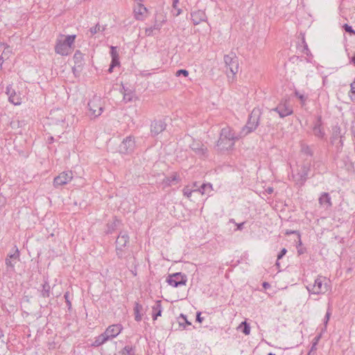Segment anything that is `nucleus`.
<instances>
[{
  "label": "nucleus",
  "mask_w": 355,
  "mask_h": 355,
  "mask_svg": "<svg viewBox=\"0 0 355 355\" xmlns=\"http://www.w3.org/2000/svg\"><path fill=\"white\" fill-rule=\"evenodd\" d=\"M350 91H349V96L351 98V100L355 103V78H354V81L351 83L350 85Z\"/></svg>",
  "instance_id": "35"
},
{
  "label": "nucleus",
  "mask_w": 355,
  "mask_h": 355,
  "mask_svg": "<svg viewBox=\"0 0 355 355\" xmlns=\"http://www.w3.org/2000/svg\"><path fill=\"white\" fill-rule=\"evenodd\" d=\"M308 355H316V352H314L313 349H310L308 353Z\"/></svg>",
  "instance_id": "60"
},
{
  "label": "nucleus",
  "mask_w": 355,
  "mask_h": 355,
  "mask_svg": "<svg viewBox=\"0 0 355 355\" xmlns=\"http://www.w3.org/2000/svg\"><path fill=\"white\" fill-rule=\"evenodd\" d=\"M180 318L184 320L187 325H191V322L187 320V316L184 314L181 313Z\"/></svg>",
  "instance_id": "51"
},
{
  "label": "nucleus",
  "mask_w": 355,
  "mask_h": 355,
  "mask_svg": "<svg viewBox=\"0 0 355 355\" xmlns=\"http://www.w3.org/2000/svg\"><path fill=\"white\" fill-rule=\"evenodd\" d=\"M320 338H321L320 335L315 336L314 338V339H313V343H316V344H318V343L319 340L320 339Z\"/></svg>",
  "instance_id": "56"
},
{
  "label": "nucleus",
  "mask_w": 355,
  "mask_h": 355,
  "mask_svg": "<svg viewBox=\"0 0 355 355\" xmlns=\"http://www.w3.org/2000/svg\"><path fill=\"white\" fill-rule=\"evenodd\" d=\"M133 310L135 314V320L137 322H140L142 320V315H144V313H145L143 306L139 302H135Z\"/></svg>",
  "instance_id": "25"
},
{
  "label": "nucleus",
  "mask_w": 355,
  "mask_h": 355,
  "mask_svg": "<svg viewBox=\"0 0 355 355\" xmlns=\"http://www.w3.org/2000/svg\"><path fill=\"white\" fill-rule=\"evenodd\" d=\"M114 68V67H112L111 64H110V67H109V69H108V72L109 73H112L113 71V69Z\"/></svg>",
  "instance_id": "62"
},
{
  "label": "nucleus",
  "mask_w": 355,
  "mask_h": 355,
  "mask_svg": "<svg viewBox=\"0 0 355 355\" xmlns=\"http://www.w3.org/2000/svg\"><path fill=\"white\" fill-rule=\"evenodd\" d=\"M176 76H184V77H187L189 76V71L186 69H179L176 71Z\"/></svg>",
  "instance_id": "44"
},
{
  "label": "nucleus",
  "mask_w": 355,
  "mask_h": 355,
  "mask_svg": "<svg viewBox=\"0 0 355 355\" xmlns=\"http://www.w3.org/2000/svg\"><path fill=\"white\" fill-rule=\"evenodd\" d=\"M73 178V173L71 171H64L60 173L53 180V186L55 188L67 184Z\"/></svg>",
  "instance_id": "10"
},
{
  "label": "nucleus",
  "mask_w": 355,
  "mask_h": 355,
  "mask_svg": "<svg viewBox=\"0 0 355 355\" xmlns=\"http://www.w3.org/2000/svg\"><path fill=\"white\" fill-rule=\"evenodd\" d=\"M207 189L211 190L212 189V185L209 183L208 184H203L200 188L198 190V192L201 193L202 194H204Z\"/></svg>",
  "instance_id": "38"
},
{
  "label": "nucleus",
  "mask_w": 355,
  "mask_h": 355,
  "mask_svg": "<svg viewBox=\"0 0 355 355\" xmlns=\"http://www.w3.org/2000/svg\"><path fill=\"white\" fill-rule=\"evenodd\" d=\"M64 300H65V302L67 303V305L68 306V309H71V302L69 300V292H66L64 295Z\"/></svg>",
  "instance_id": "45"
},
{
  "label": "nucleus",
  "mask_w": 355,
  "mask_h": 355,
  "mask_svg": "<svg viewBox=\"0 0 355 355\" xmlns=\"http://www.w3.org/2000/svg\"><path fill=\"white\" fill-rule=\"evenodd\" d=\"M110 54H111L112 58H119V54L116 51V47L112 46H111Z\"/></svg>",
  "instance_id": "47"
},
{
  "label": "nucleus",
  "mask_w": 355,
  "mask_h": 355,
  "mask_svg": "<svg viewBox=\"0 0 355 355\" xmlns=\"http://www.w3.org/2000/svg\"><path fill=\"white\" fill-rule=\"evenodd\" d=\"M175 10H177V13H176V15H175L176 16H178V15H180L182 13V9L178 8L177 7V8H176Z\"/></svg>",
  "instance_id": "59"
},
{
  "label": "nucleus",
  "mask_w": 355,
  "mask_h": 355,
  "mask_svg": "<svg viewBox=\"0 0 355 355\" xmlns=\"http://www.w3.org/2000/svg\"><path fill=\"white\" fill-rule=\"evenodd\" d=\"M313 135L316 137H318L319 139L324 138L325 133H324L323 128H322L321 116H319L317 119V121H315L314 126L313 128Z\"/></svg>",
  "instance_id": "22"
},
{
  "label": "nucleus",
  "mask_w": 355,
  "mask_h": 355,
  "mask_svg": "<svg viewBox=\"0 0 355 355\" xmlns=\"http://www.w3.org/2000/svg\"><path fill=\"white\" fill-rule=\"evenodd\" d=\"M330 315H331V313L330 311H329V310L327 311L326 313V315H325V317H324V325L326 326L329 320V318H330Z\"/></svg>",
  "instance_id": "53"
},
{
  "label": "nucleus",
  "mask_w": 355,
  "mask_h": 355,
  "mask_svg": "<svg viewBox=\"0 0 355 355\" xmlns=\"http://www.w3.org/2000/svg\"><path fill=\"white\" fill-rule=\"evenodd\" d=\"M123 330V326L121 324L110 325L104 331L105 334L108 336L109 340L116 337Z\"/></svg>",
  "instance_id": "18"
},
{
  "label": "nucleus",
  "mask_w": 355,
  "mask_h": 355,
  "mask_svg": "<svg viewBox=\"0 0 355 355\" xmlns=\"http://www.w3.org/2000/svg\"><path fill=\"white\" fill-rule=\"evenodd\" d=\"M224 62L226 67L230 69L232 75L238 73L239 69V59L234 52L231 51L229 54L225 55Z\"/></svg>",
  "instance_id": "7"
},
{
  "label": "nucleus",
  "mask_w": 355,
  "mask_h": 355,
  "mask_svg": "<svg viewBox=\"0 0 355 355\" xmlns=\"http://www.w3.org/2000/svg\"><path fill=\"white\" fill-rule=\"evenodd\" d=\"M73 59L74 61V65H76L78 70L80 69V67H83L85 64L84 55L79 50H77L75 52Z\"/></svg>",
  "instance_id": "26"
},
{
  "label": "nucleus",
  "mask_w": 355,
  "mask_h": 355,
  "mask_svg": "<svg viewBox=\"0 0 355 355\" xmlns=\"http://www.w3.org/2000/svg\"><path fill=\"white\" fill-rule=\"evenodd\" d=\"M166 282L173 287L177 288L186 285L187 277L182 272H175L168 276Z\"/></svg>",
  "instance_id": "8"
},
{
  "label": "nucleus",
  "mask_w": 355,
  "mask_h": 355,
  "mask_svg": "<svg viewBox=\"0 0 355 355\" xmlns=\"http://www.w3.org/2000/svg\"><path fill=\"white\" fill-rule=\"evenodd\" d=\"M110 64L114 67L119 66L120 64L119 58H112Z\"/></svg>",
  "instance_id": "50"
},
{
  "label": "nucleus",
  "mask_w": 355,
  "mask_h": 355,
  "mask_svg": "<svg viewBox=\"0 0 355 355\" xmlns=\"http://www.w3.org/2000/svg\"><path fill=\"white\" fill-rule=\"evenodd\" d=\"M350 63H352L355 66V53L353 56L350 58Z\"/></svg>",
  "instance_id": "58"
},
{
  "label": "nucleus",
  "mask_w": 355,
  "mask_h": 355,
  "mask_svg": "<svg viewBox=\"0 0 355 355\" xmlns=\"http://www.w3.org/2000/svg\"><path fill=\"white\" fill-rule=\"evenodd\" d=\"M307 290L313 294L324 293L329 290L328 280L322 276L318 277L313 284L306 286Z\"/></svg>",
  "instance_id": "5"
},
{
  "label": "nucleus",
  "mask_w": 355,
  "mask_h": 355,
  "mask_svg": "<svg viewBox=\"0 0 355 355\" xmlns=\"http://www.w3.org/2000/svg\"><path fill=\"white\" fill-rule=\"evenodd\" d=\"M189 146L197 155L201 157L208 156L207 148L202 142L193 141Z\"/></svg>",
  "instance_id": "13"
},
{
  "label": "nucleus",
  "mask_w": 355,
  "mask_h": 355,
  "mask_svg": "<svg viewBox=\"0 0 355 355\" xmlns=\"http://www.w3.org/2000/svg\"><path fill=\"white\" fill-rule=\"evenodd\" d=\"M243 137L241 132L236 133L234 129L228 125L220 130L216 146L220 150H232L236 141Z\"/></svg>",
  "instance_id": "2"
},
{
  "label": "nucleus",
  "mask_w": 355,
  "mask_h": 355,
  "mask_svg": "<svg viewBox=\"0 0 355 355\" xmlns=\"http://www.w3.org/2000/svg\"><path fill=\"white\" fill-rule=\"evenodd\" d=\"M123 89L124 90V92L123 93H128V92L130 90L129 89H125L124 87H123Z\"/></svg>",
  "instance_id": "64"
},
{
  "label": "nucleus",
  "mask_w": 355,
  "mask_h": 355,
  "mask_svg": "<svg viewBox=\"0 0 355 355\" xmlns=\"http://www.w3.org/2000/svg\"><path fill=\"white\" fill-rule=\"evenodd\" d=\"M153 309V320H155L159 316H161L162 313V301L157 300L155 305L152 307Z\"/></svg>",
  "instance_id": "27"
},
{
  "label": "nucleus",
  "mask_w": 355,
  "mask_h": 355,
  "mask_svg": "<svg viewBox=\"0 0 355 355\" xmlns=\"http://www.w3.org/2000/svg\"><path fill=\"white\" fill-rule=\"evenodd\" d=\"M130 237L125 232H121L116 240V254L119 259L125 258V250L124 248L127 247L129 243Z\"/></svg>",
  "instance_id": "6"
},
{
  "label": "nucleus",
  "mask_w": 355,
  "mask_h": 355,
  "mask_svg": "<svg viewBox=\"0 0 355 355\" xmlns=\"http://www.w3.org/2000/svg\"><path fill=\"white\" fill-rule=\"evenodd\" d=\"M318 201L320 206L326 209L330 208L332 206L331 198L329 193H322L320 195Z\"/></svg>",
  "instance_id": "24"
},
{
  "label": "nucleus",
  "mask_w": 355,
  "mask_h": 355,
  "mask_svg": "<svg viewBox=\"0 0 355 355\" xmlns=\"http://www.w3.org/2000/svg\"><path fill=\"white\" fill-rule=\"evenodd\" d=\"M286 253H287V250L286 248H283L281 250V252L278 254L277 261H276V266L278 268H280L279 260L281 259Z\"/></svg>",
  "instance_id": "40"
},
{
  "label": "nucleus",
  "mask_w": 355,
  "mask_h": 355,
  "mask_svg": "<svg viewBox=\"0 0 355 355\" xmlns=\"http://www.w3.org/2000/svg\"><path fill=\"white\" fill-rule=\"evenodd\" d=\"M190 15L191 19L194 26L198 25L201 22L207 21V17L206 15L205 10H192Z\"/></svg>",
  "instance_id": "14"
},
{
  "label": "nucleus",
  "mask_w": 355,
  "mask_h": 355,
  "mask_svg": "<svg viewBox=\"0 0 355 355\" xmlns=\"http://www.w3.org/2000/svg\"><path fill=\"white\" fill-rule=\"evenodd\" d=\"M294 96L300 100L302 106L306 104L308 99V95L303 91H299L296 88L294 89Z\"/></svg>",
  "instance_id": "29"
},
{
  "label": "nucleus",
  "mask_w": 355,
  "mask_h": 355,
  "mask_svg": "<svg viewBox=\"0 0 355 355\" xmlns=\"http://www.w3.org/2000/svg\"><path fill=\"white\" fill-rule=\"evenodd\" d=\"M6 93L8 96V100L11 103L15 105L21 104V98L19 94H17L15 89L12 88V85L7 86Z\"/></svg>",
  "instance_id": "16"
},
{
  "label": "nucleus",
  "mask_w": 355,
  "mask_h": 355,
  "mask_svg": "<svg viewBox=\"0 0 355 355\" xmlns=\"http://www.w3.org/2000/svg\"><path fill=\"white\" fill-rule=\"evenodd\" d=\"M313 155V151L311 146L304 142H301L300 156H304L305 158L303 162L301 159H299L297 162V168L295 173L293 175L294 181L299 186L303 185L307 178L308 173L310 171Z\"/></svg>",
  "instance_id": "1"
},
{
  "label": "nucleus",
  "mask_w": 355,
  "mask_h": 355,
  "mask_svg": "<svg viewBox=\"0 0 355 355\" xmlns=\"http://www.w3.org/2000/svg\"><path fill=\"white\" fill-rule=\"evenodd\" d=\"M5 263H6V265L7 268H10L12 270L14 269L15 263H13L12 260L10 259L8 257H6V259L5 260Z\"/></svg>",
  "instance_id": "48"
},
{
  "label": "nucleus",
  "mask_w": 355,
  "mask_h": 355,
  "mask_svg": "<svg viewBox=\"0 0 355 355\" xmlns=\"http://www.w3.org/2000/svg\"><path fill=\"white\" fill-rule=\"evenodd\" d=\"M196 321L198 322H202V320H204V318L201 317V313L200 312H197V314H196Z\"/></svg>",
  "instance_id": "52"
},
{
  "label": "nucleus",
  "mask_w": 355,
  "mask_h": 355,
  "mask_svg": "<svg viewBox=\"0 0 355 355\" xmlns=\"http://www.w3.org/2000/svg\"><path fill=\"white\" fill-rule=\"evenodd\" d=\"M147 8L144 6L141 2L137 3V5L134 8V15L137 20H144L146 16Z\"/></svg>",
  "instance_id": "19"
},
{
  "label": "nucleus",
  "mask_w": 355,
  "mask_h": 355,
  "mask_svg": "<svg viewBox=\"0 0 355 355\" xmlns=\"http://www.w3.org/2000/svg\"><path fill=\"white\" fill-rule=\"evenodd\" d=\"M343 29L350 35H355V31L352 28V27L347 24H345L343 26Z\"/></svg>",
  "instance_id": "42"
},
{
  "label": "nucleus",
  "mask_w": 355,
  "mask_h": 355,
  "mask_svg": "<svg viewBox=\"0 0 355 355\" xmlns=\"http://www.w3.org/2000/svg\"><path fill=\"white\" fill-rule=\"evenodd\" d=\"M331 143L333 146H336L337 153H340L342 150L343 146V136L340 133V128L338 126H334L332 128Z\"/></svg>",
  "instance_id": "9"
},
{
  "label": "nucleus",
  "mask_w": 355,
  "mask_h": 355,
  "mask_svg": "<svg viewBox=\"0 0 355 355\" xmlns=\"http://www.w3.org/2000/svg\"><path fill=\"white\" fill-rule=\"evenodd\" d=\"M193 192H198V190H191L189 188V187H186L183 189L184 196L187 197L188 198H189L191 196Z\"/></svg>",
  "instance_id": "41"
},
{
  "label": "nucleus",
  "mask_w": 355,
  "mask_h": 355,
  "mask_svg": "<svg viewBox=\"0 0 355 355\" xmlns=\"http://www.w3.org/2000/svg\"><path fill=\"white\" fill-rule=\"evenodd\" d=\"M271 111L278 113L281 118L288 116V107L287 105V101L285 100L284 102H281L275 108L272 109Z\"/></svg>",
  "instance_id": "21"
},
{
  "label": "nucleus",
  "mask_w": 355,
  "mask_h": 355,
  "mask_svg": "<svg viewBox=\"0 0 355 355\" xmlns=\"http://www.w3.org/2000/svg\"><path fill=\"white\" fill-rule=\"evenodd\" d=\"M3 62V58H2V56H0V69H1Z\"/></svg>",
  "instance_id": "63"
},
{
  "label": "nucleus",
  "mask_w": 355,
  "mask_h": 355,
  "mask_svg": "<svg viewBox=\"0 0 355 355\" xmlns=\"http://www.w3.org/2000/svg\"><path fill=\"white\" fill-rule=\"evenodd\" d=\"M238 329H240L246 336L250 334V326L246 321L242 322L238 327Z\"/></svg>",
  "instance_id": "32"
},
{
  "label": "nucleus",
  "mask_w": 355,
  "mask_h": 355,
  "mask_svg": "<svg viewBox=\"0 0 355 355\" xmlns=\"http://www.w3.org/2000/svg\"><path fill=\"white\" fill-rule=\"evenodd\" d=\"M70 48L62 40H58L55 46V51L61 55H67L70 52Z\"/></svg>",
  "instance_id": "20"
},
{
  "label": "nucleus",
  "mask_w": 355,
  "mask_h": 355,
  "mask_svg": "<svg viewBox=\"0 0 355 355\" xmlns=\"http://www.w3.org/2000/svg\"><path fill=\"white\" fill-rule=\"evenodd\" d=\"M83 68L82 67H80V69H78H78L76 68V65H74L73 67H72V71H73V74L75 75L76 77L77 76H79L82 70H83Z\"/></svg>",
  "instance_id": "49"
},
{
  "label": "nucleus",
  "mask_w": 355,
  "mask_h": 355,
  "mask_svg": "<svg viewBox=\"0 0 355 355\" xmlns=\"http://www.w3.org/2000/svg\"><path fill=\"white\" fill-rule=\"evenodd\" d=\"M135 94L134 93L130 90L128 93H123V101L125 103L131 102L133 99Z\"/></svg>",
  "instance_id": "37"
},
{
  "label": "nucleus",
  "mask_w": 355,
  "mask_h": 355,
  "mask_svg": "<svg viewBox=\"0 0 355 355\" xmlns=\"http://www.w3.org/2000/svg\"><path fill=\"white\" fill-rule=\"evenodd\" d=\"M76 37V35H69L62 41L66 44V45L68 47H69L71 49L72 44L74 43Z\"/></svg>",
  "instance_id": "34"
},
{
  "label": "nucleus",
  "mask_w": 355,
  "mask_h": 355,
  "mask_svg": "<svg viewBox=\"0 0 355 355\" xmlns=\"http://www.w3.org/2000/svg\"><path fill=\"white\" fill-rule=\"evenodd\" d=\"M261 111L259 108L254 107L248 116V121L241 132L243 137L254 132L259 125V121L261 116Z\"/></svg>",
  "instance_id": "3"
},
{
  "label": "nucleus",
  "mask_w": 355,
  "mask_h": 355,
  "mask_svg": "<svg viewBox=\"0 0 355 355\" xmlns=\"http://www.w3.org/2000/svg\"><path fill=\"white\" fill-rule=\"evenodd\" d=\"M101 31V26L99 24H96L94 26L90 28V32L92 35Z\"/></svg>",
  "instance_id": "46"
},
{
  "label": "nucleus",
  "mask_w": 355,
  "mask_h": 355,
  "mask_svg": "<svg viewBox=\"0 0 355 355\" xmlns=\"http://www.w3.org/2000/svg\"><path fill=\"white\" fill-rule=\"evenodd\" d=\"M121 355H135V347L131 345H125L121 351Z\"/></svg>",
  "instance_id": "33"
},
{
  "label": "nucleus",
  "mask_w": 355,
  "mask_h": 355,
  "mask_svg": "<svg viewBox=\"0 0 355 355\" xmlns=\"http://www.w3.org/2000/svg\"><path fill=\"white\" fill-rule=\"evenodd\" d=\"M166 128V123L164 120H154L150 125V134L153 137H155L165 130Z\"/></svg>",
  "instance_id": "12"
},
{
  "label": "nucleus",
  "mask_w": 355,
  "mask_h": 355,
  "mask_svg": "<svg viewBox=\"0 0 355 355\" xmlns=\"http://www.w3.org/2000/svg\"><path fill=\"white\" fill-rule=\"evenodd\" d=\"M119 223H120L119 220H118L116 218H114V220L113 221L107 223L105 233L107 234H112L114 232V230L116 229V227Z\"/></svg>",
  "instance_id": "30"
},
{
  "label": "nucleus",
  "mask_w": 355,
  "mask_h": 355,
  "mask_svg": "<svg viewBox=\"0 0 355 355\" xmlns=\"http://www.w3.org/2000/svg\"><path fill=\"white\" fill-rule=\"evenodd\" d=\"M7 257H8L10 259H14V260H17L19 259V250L17 248L16 250H15V252L14 254H8Z\"/></svg>",
  "instance_id": "43"
},
{
  "label": "nucleus",
  "mask_w": 355,
  "mask_h": 355,
  "mask_svg": "<svg viewBox=\"0 0 355 355\" xmlns=\"http://www.w3.org/2000/svg\"><path fill=\"white\" fill-rule=\"evenodd\" d=\"M179 180V175L174 173L171 176L166 177L164 182L168 185H172L173 184L178 183Z\"/></svg>",
  "instance_id": "31"
},
{
  "label": "nucleus",
  "mask_w": 355,
  "mask_h": 355,
  "mask_svg": "<svg viewBox=\"0 0 355 355\" xmlns=\"http://www.w3.org/2000/svg\"><path fill=\"white\" fill-rule=\"evenodd\" d=\"M178 2H179V0H173V5H172V6H173V8L174 9L177 8V6H178Z\"/></svg>",
  "instance_id": "55"
},
{
  "label": "nucleus",
  "mask_w": 355,
  "mask_h": 355,
  "mask_svg": "<svg viewBox=\"0 0 355 355\" xmlns=\"http://www.w3.org/2000/svg\"><path fill=\"white\" fill-rule=\"evenodd\" d=\"M318 345V344H316V343H312V346H311V349H313L314 352H316V349H317V348H316V345Z\"/></svg>",
  "instance_id": "57"
},
{
  "label": "nucleus",
  "mask_w": 355,
  "mask_h": 355,
  "mask_svg": "<svg viewBox=\"0 0 355 355\" xmlns=\"http://www.w3.org/2000/svg\"><path fill=\"white\" fill-rule=\"evenodd\" d=\"M165 22V20L162 19V20L158 19V16L155 17V21L153 26L148 27L145 29V33L147 36H153L156 33L155 31L159 32L162 28L163 24Z\"/></svg>",
  "instance_id": "17"
},
{
  "label": "nucleus",
  "mask_w": 355,
  "mask_h": 355,
  "mask_svg": "<svg viewBox=\"0 0 355 355\" xmlns=\"http://www.w3.org/2000/svg\"><path fill=\"white\" fill-rule=\"evenodd\" d=\"M302 43L303 44L302 46H300V47L302 48V51L304 53H305L306 55H307L308 56L309 55H311V52H310V51H309V49L308 48V45H307V44L305 42V39H304V36L302 37Z\"/></svg>",
  "instance_id": "36"
},
{
  "label": "nucleus",
  "mask_w": 355,
  "mask_h": 355,
  "mask_svg": "<svg viewBox=\"0 0 355 355\" xmlns=\"http://www.w3.org/2000/svg\"><path fill=\"white\" fill-rule=\"evenodd\" d=\"M135 146L134 137L129 136L125 138L119 146V152L128 154L133 151Z\"/></svg>",
  "instance_id": "11"
},
{
  "label": "nucleus",
  "mask_w": 355,
  "mask_h": 355,
  "mask_svg": "<svg viewBox=\"0 0 355 355\" xmlns=\"http://www.w3.org/2000/svg\"><path fill=\"white\" fill-rule=\"evenodd\" d=\"M286 253H287V250L286 248H283L281 250V252L278 254L277 261H276V266L278 268H280L279 260L281 259Z\"/></svg>",
  "instance_id": "39"
},
{
  "label": "nucleus",
  "mask_w": 355,
  "mask_h": 355,
  "mask_svg": "<svg viewBox=\"0 0 355 355\" xmlns=\"http://www.w3.org/2000/svg\"><path fill=\"white\" fill-rule=\"evenodd\" d=\"M290 236H293V243L295 244L299 255L303 254L306 252V248L302 247L301 236L297 231H290Z\"/></svg>",
  "instance_id": "15"
},
{
  "label": "nucleus",
  "mask_w": 355,
  "mask_h": 355,
  "mask_svg": "<svg viewBox=\"0 0 355 355\" xmlns=\"http://www.w3.org/2000/svg\"><path fill=\"white\" fill-rule=\"evenodd\" d=\"M109 340L108 336L105 334L103 332V334H100L97 337L95 338L94 341L91 344L92 347H97L105 343H106Z\"/></svg>",
  "instance_id": "28"
},
{
  "label": "nucleus",
  "mask_w": 355,
  "mask_h": 355,
  "mask_svg": "<svg viewBox=\"0 0 355 355\" xmlns=\"http://www.w3.org/2000/svg\"><path fill=\"white\" fill-rule=\"evenodd\" d=\"M40 296L43 298L49 297L51 295V286L47 279H44L43 284H41V288H38Z\"/></svg>",
  "instance_id": "23"
},
{
  "label": "nucleus",
  "mask_w": 355,
  "mask_h": 355,
  "mask_svg": "<svg viewBox=\"0 0 355 355\" xmlns=\"http://www.w3.org/2000/svg\"><path fill=\"white\" fill-rule=\"evenodd\" d=\"M88 114L90 116L96 118L99 116L104 109V102L101 96L94 95L92 98L87 103Z\"/></svg>",
  "instance_id": "4"
},
{
  "label": "nucleus",
  "mask_w": 355,
  "mask_h": 355,
  "mask_svg": "<svg viewBox=\"0 0 355 355\" xmlns=\"http://www.w3.org/2000/svg\"><path fill=\"white\" fill-rule=\"evenodd\" d=\"M244 225V223H239L237 225V229L238 230H241L243 228V226Z\"/></svg>",
  "instance_id": "61"
},
{
  "label": "nucleus",
  "mask_w": 355,
  "mask_h": 355,
  "mask_svg": "<svg viewBox=\"0 0 355 355\" xmlns=\"http://www.w3.org/2000/svg\"><path fill=\"white\" fill-rule=\"evenodd\" d=\"M262 286L265 288V289H268L270 287V284L268 283V282H263L262 284Z\"/></svg>",
  "instance_id": "54"
}]
</instances>
